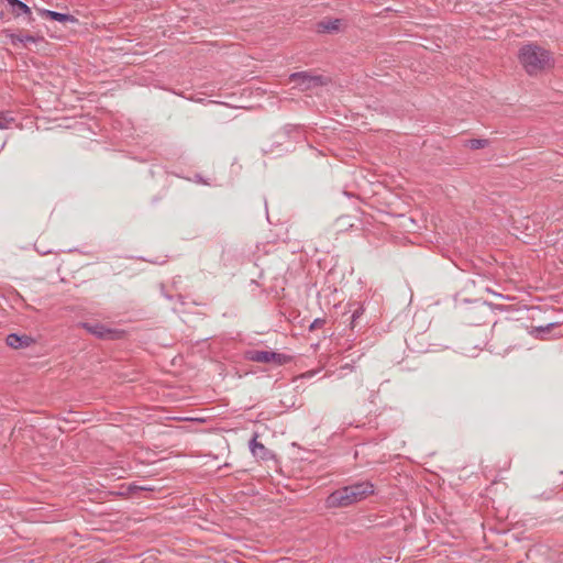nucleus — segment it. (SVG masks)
<instances>
[{
	"mask_svg": "<svg viewBox=\"0 0 563 563\" xmlns=\"http://www.w3.org/2000/svg\"><path fill=\"white\" fill-rule=\"evenodd\" d=\"M518 58L530 76L538 75L552 66L550 52L534 44L522 46L519 51Z\"/></svg>",
	"mask_w": 563,
	"mask_h": 563,
	"instance_id": "nucleus-1",
	"label": "nucleus"
},
{
	"mask_svg": "<svg viewBox=\"0 0 563 563\" xmlns=\"http://www.w3.org/2000/svg\"><path fill=\"white\" fill-rule=\"evenodd\" d=\"M289 80L296 84L300 91L312 90L318 87L325 86L329 79L322 75H312L309 71L292 73Z\"/></svg>",
	"mask_w": 563,
	"mask_h": 563,
	"instance_id": "nucleus-2",
	"label": "nucleus"
},
{
	"mask_svg": "<svg viewBox=\"0 0 563 563\" xmlns=\"http://www.w3.org/2000/svg\"><path fill=\"white\" fill-rule=\"evenodd\" d=\"M246 358L256 362V363H264V364H275V365H284L288 362H290L291 357L284 354V353H277L273 351H258L253 350L249 351L246 353Z\"/></svg>",
	"mask_w": 563,
	"mask_h": 563,
	"instance_id": "nucleus-3",
	"label": "nucleus"
},
{
	"mask_svg": "<svg viewBox=\"0 0 563 563\" xmlns=\"http://www.w3.org/2000/svg\"><path fill=\"white\" fill-rule=\"evenodd\" d=\"M79 327L84 328L87 332L102 340H115L123 335V331L108 328L100 322H80Z\"/></svg>",
	"mask_w": 563,
	"mask_h": 563,
	"instance_id": "nucleus-4",
	"label": "nucleus"
},
{
	"mask_svg": "<svg viewBox=\"0 0 563 563\" xmlns=\"http://www.w3.org/2000/svg\"><path fill=\"white\" fill-rule=\"evenodd\" d=\"M344 488L347 490L352 504H356L374 494V485L368 481L357 482L344 486Z\"/></svg>",
	"mask_w": 563,
	"mask_h": 563,
	"instance_id": "nucleus-5",
	"label": "nucleus"
},
{
	"mask_svg": "<svg viewBox=\"0 0 563 563\" xmlns=\"http://www.w3.org/2000/svg\"><path fill=\"white\" fill-rule=\"evenodd\" d=\"M353 505L349 498L347 490L342 487L332 492L325 499L328 508H343Z\"/></svg>",
	"mask_w": 563,
	"mask_h": 563,
	"instance_id": "nucleus-6",
	"label": "nucleus"
},
{
	"mask_svg": "<svg viewBox=\"0 0 563 563\" xmlns=\"http://www.w3.org/2000/svg\"><path fill=\"white\" fill-rule=\"evenodd\" d=\"M5 342L12 349H24L32 345L35 341L26 334L11 333L7 336Z\"/></svg>",
	"mask_w": 563,
	"mask_h": 563,
	"instance_id": "nucleus-7",
	"label": "nucleus"
},
{
	"mask_svg": "<svg viewBox=\"0 0 563 563\" xmlns=\"http://www.w3.org/2000/svg\"><path fill=\"white\" fill-rule=\"evenodd\" d=\"M342 20H323L317 24V31L319 33H335L341 30Z\"/></svg>",
	"mask_w": 563,
	"mask_h": 563,
	"instance_id": "nucleus-8",
	"label": "nucleus"
},
{
	"mask_svg": "<svg viewBox=\"0 0 563 563\" xmlns=\"http://www.w3.org/2000/svg\"><path fill=\"white\" fill-rule=\"evenodd\" d=\"M12 45L23 44V46H27L30 43H37L44 41L43 36H34V35H21L15 33H8Z\"/></svg>",
	"mask_w": 563,
	"mask_h": 563,
	"instance_id": "nucleus-9",
	"label": "nucleus"
},
{
	"mask_svg": "<svg viewBox=\"0 0 563 563\" xmlns=\"http://www.w3.org/2000/svg\"><path fill=\"white\" fill-rule=\"evenodd\" d=\"M40 13L42 16H45V18H48V19H52V20H55L58 22H63V23L77 22V19L74 15L67 14V13H59L56 11H51V10H45V9L40 10Z\"/></svg>",
	"mask_w": 563,
	"mask_h": 563,
	"instance_id": "nucleus-10",
	"label": "nucleus"
},
{
	"mask_svg": "<svg viewBox=\"0 0 563 563\" xmlns=\"http://www.w3.org/2000/svg\"><path fill=\"white\" fill-rule=\"evenodd\" d=\"M250 450L254 456L265 460L269 455V451L261 442H257V435L255 434L250 441Z\"/></svg>",
	"mask_w": 563,
	"mask_h": 563,
	"instance_id": "nucleus-11",
	"label": "nucleus"
},
{
	"mask_svg": "<svg viewBox=\"0 0 563 563\" xmlns=\"http://www.w3.org/2000/svg\"><path fill=\"white\" fill-rule=\"evenodd\" d=\"M488 141L484 139H472L467 142V146L472 150H479L487 146Z\"/></svg>",
	"mask_w": 563,
	"mask_h": 563,
	"instance_id": "nucleus-12",
	"label": "nucleus"
},
{
	"mask_svg": "<svg viewBox=\"0 0 563 563\" xmlns=\"http://www.w3.org/2000/svg\"><path fill=\"white\" fill-rule=\"evenodd\" d=\"M13 119L9 118L7 114L0 112V129H8L12 123Z\"/></svg>",
	"mask_w": 563,
	"mask_h": 563,
	"instance_id": "nucleus-13",
	"label": "nucleus"
},
{
	"mask_svg": "<svg viewBox=\"0 0 563 563\" xmlns=\"http://www.w3.org/2000/svg\"><path fill=\"white\" fill-rule=\"evenodd\" d=\"M324 323H325V319H323V318H317V319H314V320L311 322V324L309 325V330H310V331H314V330H317V329H320V328H322V327L324 325Z\"/></svg>",
	"mask_w": 563,
	"mask_h": 563,
	"instance_id": "nucleus-14",
	"label": "nucleus"
},
{
	"mask_svg": "<svg viewBox=\"0 0 563 563\" xmlns=\"http://www.w3.org/2000/svg\"><path fill=\"white\" fill-rule=\"evenodd\" d=\"M363 313V309L358 308L356 309L352 314V325L354 324L355 320Z\"/></svg>",
	"mask_w": 563,
	"mask_h": 563,
	"instance_id": "nucleus-15",
	"label": "nucleus"
},
{
	"mask_svg": "<svg viewBox=\"0 0 563 563\" xmlns=\"http://www.w3.org/2000/svg\"><path fill=\"white\" fill-rule=\"evenodd\" d=\"M129 489L131 492H134V490H153L152 488H146V487L136 486V485H131Z\"/></svg>",
	"mask_w": 563,
	"mask_h": 563,
	"instance_id": "nucleus-16",
	"label": "nucleus"
},
{
	"mask_svg": "<svg viewBox=\"0 0 563 563\" xmlns=\"http://www.w3.org/2000/svg\"><path fill=\"white\" fill-rule=\"evenodd\" d=\"M552 325H553V324L551 323V324H548L547 327H540V328H537V331H540V332H549Z\"/></svg>",
	"mask_w": 563,
	"mask_h": 563,
	"instance_id": "nucleus-17",
	"label": "nucleus"
},
{
	"mask_svg": "<svg viewBox=\"0 0 563 563\" xmlns=\"http://www.w3.org/2000/svg\"><path fill=\"white\" fill-rule=\"evenodd\" d=\"M3 16H4L3 11H0V20H2V19H3Z\"/></svg>",
	"mask_w": 563,
	"mask_h": 563,
	"instance_id": "nucleus-18",
	"label": "nucleus"
},
{
	"mask_svg": "<svg viewBox=\"0 0 563 563\" xmlns=\"http://www.w3.org/2000/svg\"><path fill=\"white\" fill-rule=\"evenodd\" d=\"M98 563H103V561H101V562H98Z\"/></svg>",
	"mask_w": 563,
	"mask_h": 563,
	"instance_id": "nucleus-19",
	"label": "nucleus"
}]
</instances>
